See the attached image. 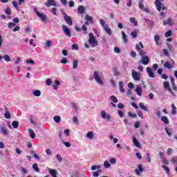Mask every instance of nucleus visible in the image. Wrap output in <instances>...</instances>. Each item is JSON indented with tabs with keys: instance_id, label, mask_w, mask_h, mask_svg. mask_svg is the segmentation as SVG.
<instances>
[{
	"instance_id": "obj_5",
	"label": "nucleus",
	"mask_w": 177,
	"mask_h": 177,
	"mask_svg": "<svg viewBox=\"0 0 177 177\" xmlns=\"http://www.w3.org/2000/svg\"><path fill=\"white\" fill-rule=\"evenodd\" d=\"M94 79L95 80L96 82H97V84L103 85V81H102V78L99 75L97 71H94Z\"/></svg>"
},
{
	"instance_id": "obj_9",
	"label": "nucleus",
	"mask_w": 177,
	"mask_h": 177,
	"mask_svg": "<svg viewBox=\"0 0 177 177\" xmlns=\"http://www.w3.org/2000/svg\"><path fill=\"white\" fill-rule=\"evenodd\" d=\"M101 117L102 118H104V120L106 119L107 121H111V116L110 115L106 114V111H104L101 112Z\"/></svg>"
},
{
	"instance_id": "obj_11",
	"label": "nucleus",
	"mask_w": 177,
	"mask_h": 177,
	"mask_svg": "<svg viewBox=\"0 0 177 177\" xmlns=\"http://www.w3.org/2000/svg\"><path fill=\"white\" fill-rule=\"evenodd\" d=\"M164 26H173L174 25V21L171 18H168L166 21H164L163 22Z\"/></svg>"
},
{
	"instance_id": "obj_16",
	"label": "nucleus",
	"mask_w": 177,
	"mask_h": 177,
	"mask_svg": "<svg viewBox=\"0 0 177 177\" xmlns=\"http://www.w3.org/2000/svg\"><path fill=\"white\" fill-rule=\"evenodd\" d=\"M119 89L120 92L124 93L125 92V89L124 88V82H119Z\"/></svg>"
},
{
	"instance_id": "obj_1",
	"label": "nucleus",
	"mask_w": 177,
	"mask_h": 177,
	"mask_svg": "<svg viewBox=\"0 0 177 177\" xmlns=\"http://www.w3.org/2000/svg\"><path fill=\"white\" fill-rule=\"evenodd\" d=\"M143 48H145V46H143V43H142V41H140L138 44L136 45L137 52H138L140 56H142L140 63L144 64V66H147V64L150 63V58H149V56L145 55Z\"/></svg>"
},
{
	"instance_id": "obj_51",
	"label": "nucleus",
	"mask_w": 177,
	"mask_h": 177,
	"mask_svg": "<svg viewBox=\"0 0 177 177\" xmlns=\"http://www.w3.org/2000/svg\"><path fill=\"white\" fill-rule=\"evenodd\" d=\"M12 5L14 6V8H15L17 9V10H19V6L17 4V1H12Z\"/></svg>"
},
{
	"instance_id": "obj_58",
	"label": "nucleus",
	"mask_w": 177,
	"mask_h": 177,
	"mask_svg": "<svg viewBox=\"0 0 177 177\" xmlns=\"http://www.w3.org/2000/svg\"><path fill=\"white\" fill-rule=\"evenodd\" d=\"M46 85H48V86H50V85H52V80L47 79L46 80Z\"/></svg>"
},
{
	"instance_id": "obj_30",
	"label": "nucleus",
	"mask_w": 177,
	"mask_h": 177,
	"mask_svg": "<svg viewBox=\"0 0 177 177\" xmlns=\"http://www.w3.org/2000/svg\"><path fill=\"white\" fill-rule=\"evenodd\" d=\"M86 138H88V139H93V132L88 131L86 133Z\"/></svg>"
},
{
	"instance_id": "obj_21",
	"label": "nucleus",
	"mask_w": 177,
	"mask_h": 177,
	"mask_svg": "<svg viewBox=\"0 0 177 177\" xmlns=\"http://www.w3.org/2000/svg\"><path fill=\"white\" fill-rule=\"evenodd\" d=\"M38 16L41 19V21H44L45 23H46V20H47L46 16H45L42 13L39 14Z\"/></svg>"
},
{
	"instance_id": "obj_32",
	"label": "nucleus",
	"mask_w": 177,
	"mask_h": 177,
	"mask_svg": "<svg viewBox=\"0 0 177 177\" xmlns=\"http://www.w3.org/2000/svg\"><path fill=\"white\" fill-rule=\"evenodd\" d=\"M12 125L13 128H15V129H17V128H19V122L13 121L12 123Z\"/></svg>"
},
{
	"instance_id": "obj_43",
	"label": "nucleus",
	"mask_w": 177,
	"mask_h": 177,
	"mask_svg": "<svg viewBox=\"0 0 177 177\" xmlns=\"http://www.w3.org/2000/svg\"><path fill=\"white\" fill-rule=\"evenodd\" d=\"M4 117L5 118H6L7 120H10V113L8 111H6L4 113Z\"/></svg>"
},
{
	"instance_id": "obj_23",
	"label": "nucleus",
	"mask_w": 177,
	"mask_h": 177,
	"mask_svg": "<svg viewBox=\"0 0 177 177\" xmlns=\"http://www.w3.org/2000/svg\"><path fill=\"white\" fill-rule=\"evenodd\" d=\"M161 121L165 124H169V120H168V118H167V116H162Z\"/></svg>"
},
{
	"instance_id": "obj_40",
	"label": "nucleus",
	"mask_w": 177,
	"mask_h": 177,
	"mask_svg": "<svg viewBox=\"0 0 177 177\" xmlns=\"http://www.w3.org/2000/svg\"><path fill=\"white\" fill-rule=\"evenodd\" d=\"M5 13L8 15H12V12H10V7H7L6 8Z\"/></svg>"
},
{
	"instance_id": "obj_42",
	"label": "nucleus",
	"mask_w": 177,
	"mask_h": 177,
	"mask_svg": "<svg viewBox=\"0 0 177 177\" xmlns=\"http://www.w3.org/2000/svg\"><path fill=\"white\" fill-rule=\"evenodd\" d=\"M3 59L6 62H10V57L8 55H4Z\"/></svg>"
},
{
	"instance_id": "obj_60",
	"label": "nucleus",
	"mask_w": 177,
	"mask_h": 177,
	"mask_svg": "<svg viewBox=\"0 0 177 177\" xmlns=\"http://www.w3.org/2000/svg\"><path fill=\"white\" fill-rule=\"evenodd\" d=\"M128 87H129L130 89H133V88H135V86L133 85V83L129 82V83L128 84Z\"/></svg>"
},
{
	"instance_id": "obj_49",
	"label": "nucleus",
	"mask_w": 177,
	"mask_h": 177,
	"mask_svg": "<svg viewBox=\"0 0 177 177\" xmlns=\"http://www.w3.org/2000/svg\"><path fill=\"white\" fill-rule=\"evenodd\" d=\"M162 164H164V165H168L169 164V162H168V160L165 158H163L162 159Z\"/></svg>"
},
{
	"instance_id": "obj_33",
	"label": "nucleus",
	"mask_w": 177,
	"mask_h": 177,
	"mask_svg": "<svg viewBox=\"0 0 177 177\" xmlns=\"http://www.w3.org/2000/svg\"><path fill=\"white\" fill-rule=\"evenodd\" d=\"M138 7L141 9V10L145 8V5H143V0H140L138 1Z\"/></svg>"
},
{
	"instance_id": "obj_46",
	"label": "nucleus",
	"mask_w": 177,
	"mask_h": 177,
	"mask_svg": "<svg viewBox=\"0 0 177 177\" xmlns=\"http://www.w3.org/2000/svg\"><path fill=\"white\" fill-rule=\"evenodd\" d=\"M104 165L105 168H110V167H111V165H110V163L109 162V161L106 160L104 162Z\"/></svg>"
},
{
	"instance_id": "obj_31",
	"label": "nucleus",
	"mask_w": 177,
	"mask_h": 177,
	"mask_svg": "<svg viewBox=\"0 0 177 177\" xmlns=\"http://www.w3.org/2000/svg\"><path fill=\"white\" fill-rule=\"evenodd\" d=\"M32 169L36 171V172H39V167H38V164L34 163L32 165Z\"/></svg>"
},
{
	"instance_id": "obj_4",
	"label": "nucleus",
	"mask_w": 177,
	"mask_h": 177,
	"mask_svg": "<svg viewBox=\"0 0 177 177\" xmlns=\"http://www.w3.org/2000/svg\"><path fill=\"white\" fill-rule=\"evenodd\" d=\"M64 19L68 26H73V19H71V17L66 15V12H64Z\"/></svg>"
},
{
	"instance_id": "obj_14",
	"label": "nucleus",
	"mask_w": 177,
	"mask_h": 177,
	"mask_svg": "<svg viewBox=\"0 0 177 177\" xmlns=\"http://www.w3.org/2000/svg\"><path fill=\"white\" fill-rule=\"evenodd\" d=\"M138 169H135V172L137 174V175H140V172H143V167H142V165H138Z\"/></svg>"
},
{
	"instance_id": "obj_27",
	"label": "nucleus",
	"mask_w": 177,
	"mask_h": 177,
	"mask_svg": "<svg viewBox=\"0 0 177 177\" xmlns=\"http://www.w3.org/2000/svg\"><path fill=\"white\" fill-rule=\"evenodd\" d=\"M55 122H56L57 124H59V122H60V121H62V118H60V116L59 115H55L53 118Z\"/></svg>"
},
{
	"instance_id": "obj_22",
	"label": "nucleus",
	"mask_w": 177,
	"mask_h": 177,
	"mask_svg": "<svg viewBox=\"0 0 177 177\" xmlns=\"http://www.w3.org/2000/svg\"><path fill=\"white\" fill-rule=\"evenodd\" d=\"M136 92L138 96H142V93L143 92V91L142 90V88L137 87L136 88Z\"/></svg>"
},
{
	"instance_id": "obj_38",
	"label": "nucleus",
	"mask_w": 177,
	"mask_h": 177,
	"mask_svg": "<svg viewBox=\"0 0 177 177\" xmlns=\"http://www.w3.org/2000/svg\"><path fill=\"white\" fill-rule=\"evenodd\" d=\"M57 8H53L51 10V12L53 13V16H57Z\"/></svg>"
},
{
	"instance_id": "obj_61",
	"label": "nucleus",
	"mask_w": 177,
	"mask_h": 177,
	"mask_svg": "<svg viewBox=\"0 0 177 177\" xmlns=\"http://www.w3.org/2000/svg\"><path fill=\"white\" fill-rule=\"evenodd\" d=\"M72 49H74L75 50H78V45L75 44H73Z\"/></svg>"
},
{
	"instance_id": "obj_20",
	"label": "nucleus",
	"mask_w": 177,
	"mask_h": 177,
	"mask_svg": "<svg viewBox=\"0 0 177 177\" xmlns=\"http://www.w3.org/2000/svg\"><path fill=\"white\" fill-rule=\"evenodd\" d=\"M85 19H86V21L90 22V24H93V19L91 16H89L88 15H86Z\"/></svg>"
},
{
	"instance_id": "obj_24",
	"label": "nucleus",
	"mask_w": 177,
	"mask_h": 177,
	"mask_svg": "<svg viewBox=\"0 0 177 177\" xmlns=\"http://www.w3.org/2000/svg\"><path fill=\"white\" fill-rule=\"evenodd\" d=\"M130 23H131L132 24H134L136 27L138 26V21L134 17L130 18Z\"/></svg>"
},
{
	"instance_id": "obj_35",
	"label": "nucleus",
	"mask_w": 177,
	"mask_h": 177,
	"mask_svg": "<svg viewBox=\"0 0 177 177\" xmlns=\"http://www.w3.org/2000/svg\"><path fill=\"white\" fill-rule=\"evenodd\" d=\"M73 68L75 69L77 67H78V60L77 59H73Z\"/></svg>"
},
{
	"instance_id": "obj_29",
	"label": "nucleus",
	"mask_w": 177,
	"mask_h": 177,
	"mask_svg": "<svg viewBox=\"0 0 177 177\" xmlns=\"http://www.w3.org/2000/svg\"><path fill=\"white\" fill-rule=\"evenodd\" d=\"M34 96H36L37 97H39L41 96V91L39 90H36L33 92Z\"/></svg>"
},
{
	"instance_id": "obj_6",
	"label": "nucleus",
	"mask_w": 177,
	"mask_h": 177,
	"mask_svg": "<svg viewBox=\"0 0 177 177\" xmlns=\"http://www.w3.org/2000/svg\"><path fill=\"white\" fill-rule=\"evenodd\" d=\"M132 77L134 81H140V73L133 70L132 71Z\"/></svg>"
},
{
	"instance_id": "obj_19",
	"label": "nucleus",
	"mask_w": 177,
	"mask_h": 177,
	"mask_svg": "<svg viewBox=\"0 0 177 177\" xmlns=\"http://www.w3.org/2000/svg\"><path fill=\"white\" fill-rule=\"evenodd\" d=\"M29 135L32 139H35V133L32 129H28Z\"/></svg>"
},
{
	"instance_id": "obj_36",
	"label": "nucleus",
	"mask_w": 177,
	"mask_h": 177,
	"mask_svg": "<svg viewBox=\"0 0 177 177\" xmlns=\"http://www.w3.org/2000/svg\"><path fill=\"white\" fill-rule=\"evenodd\" d=\"M139 107H140V109H141V110H143L144 111H147V107H146L142 103L139 104Z\"/></svg>"
},
{
	"instance_id": "obj_44",
	"label": "nucleus",
	"mask_w": 177,
	"mask_h": 177,
	"mask_svg": "<svg viewBox=\"0 0 177 177\" xmlns=\"http://www.w3.org/2000/svg\"><path fill=\"white\" fill-rule=\"evenodd\" d=\"M128 115H129V117H131V118H136V114L133 113L131 111L128 112Z\"/></svg>"
},
{
	"instance_id": "obj_53",
	"label": "nucleus",
	"mask_w": 177,
	"mask_h": 177,
	"mask_svg": "<svg viewBox=\"0 0 177 177\" xmlns=\"http://www.w3.org/2000/svg\"><path fill=\"white\" fill-rule=\"evenodd\" d=\"M147 161L148 162H151V158L150 156V153H147Z\"/></svg>"
},
{
	"instance_id": "obj_64",
	"label": "nucleus",
	"mask_w": 177,
	"mask_h": 177,
	"mask_svg": "<svg viewBox=\"0 0 177 177\" xmlns=\"http://www.w3.org/2000/svg\"><path fill=\"white\" fill-rule=\"evenodd\" d=\"M109 162L111 164H115V162H117V160L115 158H111L110 159Z\"/></svg>"
},
{
	"instance_id": "obj_26",
	"label": "nucleus",
	"mask_w": 177,
	"mask_h": 177,
	"mask_svg": "<svg viewBox=\"0 0 177 177\" xmlns=\"http://www.w3.org/2000/svg\"><path fill=\"white\" fill-rule=\"evenodd\" d=\"M1 133L7 136L9 135V132H8V130L4 127H1Z\"/></svg>"
},
{
	"instance_id": "obj_56",
	"label": "nucleus",
	"mask_w": 177,
	"mask_h": 177,
	"mask_svg": "<svg viewBox=\"0 0 177 177\" xmlns=\"http://www.w3.org/2000/svg\"><path fill=\"white\" fill-rule=\"evenodd\" d=\"M100 168V166L93 165L91 167V170L92 171H95L96 169H99Z\"/></svg>"
},
{
	"instance_id": "obj_2",
	"label": "nucleus",
	"mask_w": 177,
	"mask_h": 177,
	"mask_svg": "<svg viewBox=\"0 0 177 177\" xmlns=\"http://www.w3.org/2000/svg\"><path fill=\"white\" fill-rule=\"evenodd\" d=\"M88 37V43L91 45L92 48H95V46H97V41L96 39H95L93 33H89Z\"/></svg>"
},
{
	"instance_id": "obj_41",
	"label": "nucleus",
	"mask_w": 177,
	"mask_h": 177,
	"mask_svg": "<svg viewBox=\"0 0 177 177\" xmlns=\"http://www.w3.org/2000/svg\"><path fill=\"white\" fill-rule=\"evenodd\" d=\"M122 35L123 37V39L125 44H127V42H128V39H127V35H125V32H124V31H122Z\"/></svg>"
},
{
	"instance_id": "obj_13",
	"label": "nucleus",
	"mask_w": 177,
	"mask_h": 177,
	"mask_svg": "<svg viewBox=\"0 0 177 177\" xmlns=\"http://www.w3.org/2000/svg\"><path fill=\"white\" fill-rule=\"evenodd\" d=\"M163 66L165 68H167L168 70H171V68H174V65H171L169 62H166Z\"/></svg>"
},
{
	"instance_id": "obj_52",
	"label": "nucleus",
	"mask_w": 177,
	"mask_h": 177,
	"mask_svg": "<svg viewBox=\"0 0 177 177\" xmlns=\"http://www.w3.org/2000/svg\"><path fill=\"white\" fill-rule=\"evenodd\" d=\"M165 129L166 133L168 135V136H169V138H171V136H172V134L171 133V132L169 131V130H168V127H166Z\"/></svg>"
},
{
	"instance_id": "obj_18",
	"label": "nucleus",
	"mask_w": 177,
	"mask_h": 177,
	"mask_svg": "<svg viewBox=\"0 0 177 177\" xmlns=\"http://www.w3.org/2000/svg\"><path fill=\"white\" fill-rule=\"evenodd\" d=\"M176 113H177L176 106H175V104H171V114L173 115H176Z\"/></svg>"
},
{
	"instance_id": "obj_34",
	"label": "nucleus",
	"mask_w": 177,
	"mask_h": 177,
	"mask_svg": "<svg viewBox=\"0 0 177 177\" xmlns=\"http://www.w3.org/2000/svg\"><path fill=\"white\" fill-rule=\"evenodd\" d=\"M172 35V30H169L165 35V37H166V38H169V37H171Z\"/></svg>"
},
{
	"instance_id": "obj_63",
	"label": "nucleus",
	"mask_w": 177,
	"mask_h": 177,
	"mask_svg": "<svg viewBox=\"0 0 177 177\" xmlns=\"http://www.w3.org/2000/svg\"><path fill=\"white\" fill-rule=\"evenodd\" d=\"M138 117H140L142 120H143V113H142V111H139L137 113Z\"/></svg>"
},
{
	"instance_id": "obj_15",
	"label": "nucleus",
	"mask_w": 177,
	"mask_h": 177,
	"mask_svg": "<svg viewBox=\"0 0 177 177\" xmlns=\"http://www.w3.org/2000/svg\"><path fill=\"white\" fill-rule=\"evenodd\" d=\"M133 143L136 147L140 148V142L135 137H133Z\"/></svg>"
},
{
	"instance_id": "obj_8",
	"label": "nucleus",
	"mask_w": 177,
	"mask_h": 177,
	"mask_svg": "<svg viewBox=\"0 0 177 177\" xmlns=\"http://www.w3.org/2000/svg\"><path fill=\"white\" fill-rule=\"evenodd\" d=\"M44 5L47 8H50V6H57L56 1H55V0H48V2H46Z\"/></svg>"
},
{
	"instance_id": "obj_50",
	"label": "nucleus",
	"mask_w": 177,
	"mask_h": 177,
	"mask_svg": "<svg viewBox=\"0 0 177 177\" xmlns=\"http://www.w3.org/2000/svg\"><path fill=\"white\" fill-rule=\"evenodd\" d=\"M8 27L10 28H13V27H16V24L14 22H10L8 23Z\"/></svg>"
},
{
	"instance_id": "obj_7",
	"label": "nucleus",
	"mask_w": 177,
	"mask_h": 177,
	"mask_svg": "<svg viewBox=\"0 0 177 177\" xmlns=\"http://www.w3.org/2000/svg\"><path fill=\"white\" fill-rule=\"evenodd\" d=\"M62 30H63L65 35H66V37H71V31L70 30V29H68L67 26L63 25Z\"/></svg>"
},
{
	"instance_id": "obj_10",
	"label": "nucleus",
	"mask_w": 177,
	"mask_h": 177,
	"mask_svg": "<svg viewBox=\"0 0 177 177\" xmlns=\"http://www.w3.org/2000/svg\"><path fill=\"white\" fill-rule=\"evenodd\" d=\"M147 72L150 78H154L156 77V75H154V73L151 71V68L147 67Z\"/></svg>"
},
{
	"instance_id": "obj_3",
	"label": "nucleus",
	"mask_w": 177,
	"mask_h": 177,
	"mask_svg": "<svg viewBox=\"0 0 177 177\" xmlns=\"http://www.w3.org/2000/svg\"><path fill=\"white\" fill-rule=\"evenodd\" d=\"M164 0H155V5L156 6L157 10L161 12V10H165V6L162 3Z\"/></svg>"
},
{
	"instance_id": "obj_37",
	"label": "nucleus",
	"mask_w": 177,
	"mask_h": 177,
	"mask_svg": "<svg viewBox=\"0 0 177 177\" xmlns=\"http://www.w3.org/2000/svg\"><path fill=\"white\" fill-rule=\"evenodd\" d=\"M110 97H111V100H112L113 103H118V100L116 98L115 96L111 95Z\"/></svg>"
},
{
	"instance_id": "obj_12",
	"label": "nucleus",
	"mask_w": 177,
	"mask_h": 177,
	"mask_svg": "<svg viewBox=\"0 0 177 177\" xmlns=\"http://www.w3.org/2000/svg\"><path fill=\"white\" fill-rule=\"evenodd\" d=\"M85 12V8L84 7V6H79L77 8V13L79 15H82L84 14Z\"/></svg>"
},
{
	"instance_id": "obj_57",
	"label": "nucleus",
	"mask_w": 177,
	"mask_h": 177,
	"mask_svg": "<svg viewBox=\"0 0 177 177\" xmlns=\"http://www.w3.org/2000/svg\"><path fill=\"white\" fill-rule=\"evenodd\" d=\"M163 53H164L165 56H168V57H169V52H168V50H167V49H163Z\"/></svg>"
},
{
	"instance_id": "obj_54",
	"label": "nucleus",
	"mask_w": 177,
	"mask_h": 177,
	"mask_svg": "<svg viewBox=\"0 0 177 177\" xmlns=\"http://www.w3.org/2000/svg\"><path fill=\"white\" fill-rule=\"evenodd\" d=\"M57 160H58L59 162H62L63 159L62 158V156L60 154H57Z\"/></svg>"
},
{
	"instance_id": "obj_55",
	"label": "nucleus",
	"mask_w": 177,
	"mask_h": 177,
	"mask_svg": "<svg viewBox=\"0 0 177 177\" xmlns=\"http://www.w3.org/2000/svg\"><path fill=\"white\" fill-rule=\"evenodd\" d=\"M118 115H119L121 118H122V117H124V112H122V111H121V110H119V111H118Z\"/></svg>"
},
{
	"instance_id": "obj_25",
	"label": "nucleus",
	"mask_w": 177,
	"mask_h": 177,
	"mask_svg": "<svg viewBox=\"0 0 177 177\" xmlns=\"http://www.w3.org/2000/svg\"><path fill=\"white\" fill-rule=\"evenodd\" d=\"M154 41L156 45H160V36L158 35H154Z\"/></svg>"
},
{
	"instance_id": "obj_48",
	"label": "nucleus",
	"mask_w": 177,
	"mask_h": 177,
	"mask_svg": "<svg viewBox=\"0 0 177 177\" xmlns=\"http://www.w3.org/2000/svg\"><path fill=\"white\" fill-rule=\"evenodd\" d=\"M174 150L171 148H169L167 151V156H171Z\"/></svg>"
},
{
	"instance_id": "obj_47",
	"label": "nucleus",
	"mask_w": 177,
	"mask_h": 177,
	"mask_svg": "<svg viewBox=\"0 0 177 177\" xmlns=\"http://www.w3.org/2000/svg\"><path fill=\"white\" fill-rule=\"evenodd\" d=\"M163 86L165 89H167L168 88H169V82H163Z\"/></svg>"
},
{
	"instance_id": "obj_59",
	"label": "nucleus",
	"mask_w": 177,
	"mask_h": 177,
	"mask_svg": "<svg viewBox=\"0 0 177 177\" xmlns=\"http://www.w3.org/2000/svg\"><path fill=\"white\" fill-rule=\"evenodd\" d=\"M114 52L115 53H121V50L120 49V48L118 47H115L114 48Z\"/></svg>"
},
{
	"instance_id": "obj_45",
	"label": "nucleus",
	"mask_w": 177,
	"mask_h": 177,
	"mask_svg": "<svg viewBox=\"0 0 177 177\" xmlns=\"http://www.w3.org/2000/svg\"><path fill=\"white\" fill-rule=\"evenodd\" d=\"M131 35L132 37V38H136L138 37V32L136 31H133L131 32Z\"/></svg>"
},
{
	"instance_id": "obj_17",
	"label": "nucleus",
	"mask_w": 177,
	"mask_h": 177,
	"mask_svg": "<svg viewBox=\"0 0 177 177\" xmlns=\"http://www.w3.org/2000/svg\"><path fill=\"white\" fill-rule=\"evenodd\" d=\"M104 28L106 34H108V35H111V28H110L109 27L108 24H106Z\"/></svg>"
},
{
	"instance_id": "obj_62",
	"label": "nucleus",
	"mask_w": 177,
	"mask_h": 177,
	"mask_svg": "<svg viewBox=\"0 0 177 177\" xmlns=\"http://www.w3.org/2000/svg\"><path fill=\"white\" fill-rule=\"evenodd\" d=\"M171 162H173V164H176L177 163V157L175 156L171 160Z\"/></svg>"
},
{
	"instance_id": "obj_28",
	"label": "nucleus",
	"mask_w": 177,
	"mask_h": 177,
	"mask_svg": "<svg viewBox=\"0 0 177 177\" xmlns=\"http://www.w3.org/2000/svg\"><path fill=\"white\" fill-rule=\"evenodd\" d=\"M162 168L169 175L171 174V170H169V167H167L165 165L162 166Z\"/></svg>"
},
{
	"instance_id": "obj_39",
	"label": "nucleus",
	"mask_w": 177,
	"mask_h": 177,
	"mask_svg": "<svg viewBox=\"0 0 177 177\" xmlns=\"http://www.w3.org/2000/svg\"><path fill=\"white\" fill-rule=\"evenodd\" d=\"M101 172H102V170L98 169L97 171L93 172V176L94 177H99V174H101Z\"/></svg>"
}]
</instances>
